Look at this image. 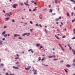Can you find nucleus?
I'll return each instance as SVG.
<instances>
[{
    "label": "nucleus",
    "mask_w": 75,
    "mask_h": 75,
    "mask_svg": "<svg viewBox=\"0 0 75 75\" xmlns=\"http://www.w3.org/2000/svg\"><path fill=\"white\" fill-rule=\"evenodd\" d=\"M20 65H17V67H20Z\"/></svg>",
    "instance_id": "864d4df0"
},
{
    "label": "nucleus",
    "mask_w": 75,
    "mask_h": 75,
    "mask_svg": "<svg viewBox=\"0 0 75 75\" xmlns=\"http://www.w3.org/2000/svg\"><path fill=\"white\" fill-rule=\"evenodd\" d=\"M13 68H14V69H19V68L18 67H16L15 66H13Z\"/></svg>",
    "instance_id": "39448f33"
},
{
    "label": "nucleus",
    "mask_w": 75,
    "mask_h": 75,
    "mask_svg": "<svg viewBox=\"0 0 75 75\" xmlns=\"http://www.w3.org/2000/svg\"><path fill=\"white\" fill-rule=\"evenodd\" d=\"M35 25H36V26H39L38 24H36Z\"/></svg>",
    "instance_id": "4c0bfd02"
},
{
    "label": "nucleus",
    "mask_w": 75,
    "mask_h": 75,
    "mask_svg": "<svg viewBox=\"0 0 75 75\" xmlns=\"http://www.w3.org/2000/svg\"><path fill=\"white\" fill-rule=\"evenodd\" d=\"M30 33H24L22 34L23 36H25V35H27V36H28L30 35Z\"/></svg>",
    "instance_id": "f257e3e1"
},
{
    "label": "nucleus",
    "mask_w": 75,
    "mask_h": 75,
    "mask_svg": "<svg viewBox=\"0 0 75 75\" xmlns=\"http://www.w3.org/2000/svg\"><path fill=\"white\" fill-rule=\"evenodd\" d=\"M57 31L58 32V33H60V31L59 30L57 29Z\"/></svg>",
    "instance_id": "bb28decb"
},
{
    "label": "nucleus",
    "mask_w": 75,
    "mask_h": 75,
    "mask_svg": "<svg viewBox=\"0 0 75 75\" xmlns=\"http://www.w3.org/2000/svg\"><path fill=\"white\" fill-rule=\"evenodd\" d=\"M55 37H56V38H59L58 37V36H57V35H55Z\"/></svg>",
    "instance_id": "de8ad7c7"
},
{
    "label": "nucleus",
    "mask_w": 75,
    "mask_h": 75,
    "mask_svg": "<svg viewBox=\"0 0 75 75\" xmlns=\"http://www.w3.org/2000/svg\"><path fill=\"white\" fill-rule=\"evenodd\" d=\"M67 16H68V17H69V13H67Z\"/></svg>",
    "instance_id": "c756f323"
},
{
    "label": "nucleus",
    "mask_w": 75,
    "mask_h": 75,
    "mask_svg": "<svg viewBox=\"0 0 75 75\" xmlns=\"http://www.w3.org/2000/svg\"><path fill=\"white\" fill-rule=\"evenodd\" d=\"M49 11L50 13H52V9H50L49 10Z\"/></svg>",
    "instance_id": "9b49d317"
},
{
    "label": "nucleus",
    "mask_w": 75,
    "mask_h": 75,
    "mask_svg": "<svg viewBox=\"0 0 75 75\" xmlns=\"http://www.w3.org/2000/svg\"><path fill=\"white\" fill-rule=\"evenodd\" d=\"M36 46H37L38 47V46H40V45H38V44H37L36 45Z\"/></svg>",
    "instance_id": "09e8293b"
},
{
    "label": "nucleus",
    "mask_w": 75,
    "mask_h": 75,
    "mask_svg": "<svg viewBox=\"0 0 75 75\" xmlns=\"http://www.w3.org/2000/svg\"><path fill=\"white\" fill-rule=\"evenodd\" d=\"M33 74L34 75H35V74H37V72H34Z\"/></svg>",
    "instance_id": "72a5a7b5"
},
{
    "label": "nucleus",
    "mask_w": 75,
    "mask_h": 75,
    "mask_svg": "<svg viewBox=\"0 0 75 75\" xmlns=\"http://www.w3.org/2000/svg\"><path fill=\"white\" fill-rule=\"evenodd\" d=\"M56 60H58V59H54V61H56Z\"/></svg>",
    "instance_id": "8fccbe9b"
},
{
    "label": "nucleus",
    "mask_w": 75,
    "mask_h": 75,
    "mask_svg": "<svg viewBox=\"0 0 75 75\" xmlns=\"http://www.w3.org/2000/svg\"><path fill=\"white\" fill-rule=\"evenodd\" d=\"M57 10H58V11H59V8H58L57 9Z\"/></svg>",
    "instance_id": "0e129e2a"
},
{
    "label": "nucleus",
    "mask_w": 75,
    "mask_h": 75,
    "mask_svg": "<svg viewBox=\"0 0 75 75\" xmlns=\"http://www.w3.org/2000/svg\"><path fill=\"white\" fill-rule=\"evenodd\" d=\"M3 13H5V10H3Z\"/></svg>",
    "instance_id": "37998d69"
},
{
    "label": "nucleus",
    "mask_w": 75,
    "mask_h": 75,
    "mask_svg": "<svg viewBox=\"0 0 75 75\" xmlns=\"http://www.w3.org/2000/svg\"><path fill=\"white\" fill-rule=\"evenodd\" d=\"M68 46H69V48L70 50H72V48H71V47H70V45H69V44H68Z\"/></svg>",
    "instance_id": "0eeeda50"
},
{
    "label": "nucleus",
    "mask_w": 75,
    "mask_h": 75,
    "mask_svg": "<svg viewBox=\"0 0 75 75\" xmlns=\"http://www.w3.org/2000/svg\"><path fill=\"white\" fill-rule=\"evenodd\" d=\"M72 51L73 52V54H74V55H75V51L74 50H73V49H72Z\"/></svg>",
    "instance_id": "9d476101"
},
{
    "label": "nucleus",
    "mask_w": 75,
    "mask_h": 75,
    "mask_svg": "<svg viewBox=\"0 0 75 75\" xmlns=\"http://www.w3.org/2000/svg\"><path fill=\"white\" fill-rule=\"evenodd\" d=\"M59 21V19H58V18H57L56 19V21Z\"/></svg>",
    "instance_id": "4be33fe9"
},
{
    "label": "nucleus",
    "mask_w": 75,
    "mask_h": 75,
    "mask_svg": "<svg viewBox=\"0 0 75 75\" xmlns=\"http://www.w3.org/2000/svg\"><path fill=\"white\" fill-rule=\"evenodd\" d=\"M33 71L34 72H37V70H34V69H33Z\"/></svg>",
    "instance_id": "c85d7f7f"
},
{
    "label": "nucleus",
    "mask_w": 75,
    "mask_h": 75,
    "mask_svg": "<svg viewBox=\"0 0 75 75\" xmlns=\"http://www.w3.org/2000/svg\"><path fill=\"white\" fill-rule=\"evenodd\" d=\"M72 65L73 66H74V67H75V64H73Z\"/></svg>",
    "instance_id": "a18cd8bd"
},
{
    "label": "nucleus",
    "mask_w": 75,
    "mask_h": 75,
    "mask_svg": "<svg viewBox=\"0 0 75 75\" xmlns=\"http://www.w3.org/2000/svg\"><path fill=\"white\" fill-rule=\"evenodd\" d=\"M55 3L57 4L58 3V1L57 0H55Z\"/></svg>",
    "instance_id": "393cba45"
},
{
    "label": "nucleus",
    "mask_w": 75,
    "mask_h": 75,
    "mask_svg": "<svg viewBox=\"0 0 75 75\" xmlns=\"http://www.w3.org/2000/svg\"><path fill=\"white\" fill-rule=\"evenodd\" d=\"M5 20H6V21H7V20H9V18H5Z\"/></svg>",
    "instance_id": "2eb2a0df"
},
{
    "label": "nucleus",
    "mask_w": 75,
    "mask_h": 75,
    "mask_svg": "<svg viewBox=\"0 0 75 75\" xmlns=\"http://www.w3.org/2000/svg\"><path fill=\"white\" fill-rule=\"evenodd\" d=\"M20 37V35H18L17 34H15L14 35V37Z\"/></svg>",
    "instance_id": "f03ea898"
},
{
    "label": "nucleus",
    "mask_w": 75,
    "mask_h": 75,
    "mask_svg": "<svg viewBox=\"0 0 75 75\" xmlns=\"http://www.w3.org/2000/svg\"><path fill=\"white\" fill-rule=\"evenodd\" d=\"M45 30V33H48V32L47 31V29H45L44 30Z\"/></svg>",
    "instance_id": "6e6552de"
},
{
    "label": "nucleus",
    "mask_w": 75,
    "mask_h": 75,
    "mask_svg": "<svg viewBox=\"0 0 75 75\" xmlns=\"http://www.w3.org/2000/svg\"><path fill=\"white\" fill-rule=\"evenodd\" d=\"M29 11H31V9H29Z\"/></svg>",
    "instance_id": "052dcab7"
},
{
    "label": "nucleus",
    "mask_w": 75,
    "mask_h": 75,
    "mask_svg": "<svg viewBox=\"0 0 75 75\" xmlns=\"http://www.w3.org/2000/svg\"><path fill=\"white\" fill-rule=\"evenodd\" d=\"M5 33H6V31H4L2 32V35H4V34H5Z\"/></svg>",
    "instance_id": "4468645a"
},
{
    "label": "nucleus",
    "mask_w": 75,
    "mask_h": 75,
    "mask_svg": "<svg viewBox=\"0 0 75 75\" xmlns=\"http://www.w3.org/2000/svg\"><path fill=\"white\" fill-rule=\"evenodd\" d=\"M67 67H71V66H70V65H69V64H67L66 65Z\"/></svg>",
    "instance_id": "ddd939ff"
},
{
    "label": "nucleus",
    "mask_w": 75,
    "mask_h": 75,
    "mask_svg": "<svg viewBox=\"0 0 75 75\" xmlns=\"http://www.w3.org/2000/svg\"><path fill=\"white\" fill-rule=\"evenodd\" d=\"M27 67H28V68L29 69H30V68H31V66H28Z\"/></svg>",
    "instance_id": "412c9836"
},
{
    "label": "nucleus",
    "mask_w": 75,
    "mask_h": 75,
    "mask_svg": "<svg viewBox=\"0 0 75 75\" xmlns=\"http://www.w3.org/2000/svg\"><path fill=\"white\" fill-rule=\"evenodd\" d=\"M2 44H3V41H2L1 40L0 41V45H1Z\"/></svg>",
    "instance_id": "f8f14e48"
},
{
    "label": "nucleus",
    "mask_w": 75,
    "mask_h": 75,
    "mask_svg": "<svg viewBox=\"0 0 75 75\" xmlns=\"http://www.w3.org/2000/svg\"><path fill=\"white\" fill-rule=\"evenodd\" d=\"M48 58H52V57L51 56H49L48 57Z\"/></svg>",
    "instance_id": "a211bd4d"
},
{
    "label": "nucleus",
    "mask_w": 75,
    "mask_h": 75,
    "mask_svg": "<svg viewBox=\"0 0 75 75\" xmlns=\"http://www.w3.org/2000/svg\"><path fill=\"white\" fill-rule=\"evenodd\" d=\"M7 35H8V37H9V36H10V34H8Z\"/></svg>",
    "instance_id": "69168bd1"
},
{
    "label": "nucleus",
    "mask_w": 75,
    "mask_h": 75,
    "mask_svg": "<svg viewBox=\"0 0 75 75\" xmlns=\"http://www.w3.org/2000/svg\"><path fill=\"white\" fill-rule=\"evenodd\" d=\"M59 46H60V47L62 50V51H65L64 49V48H63V47H62V46H61V45H60V44H59Z\"/></svg>",
    "instance_id": "7ed1b4c3"
},
{
    "label": "nucleus",
    "mask_w": 75,
    "mask_h": 75,
    "mask_svg": "<svg viewBox=\"0 0 75 75\" xmlns=\"http://www.w3.org/2000/svg\"><path fill=\"white\" fill-rule=\"evenodd\" d=\"M39 26H40V27H42V26H41V25L40 24H39Z\"/></svg>",
    "instance_id": "e433bc0d"
},
{
    "label": "nucleus",
    "mask_w": 75,
    "mask_h": 75,
    "mask_svg": "<svg viewBox=\"0 0 75 75\" xmlns=\"http://www.w3.org/2000/svg\"><path fill=\"white\" fill-rule=\"evenodd\" d=\"M18 64V62H16V65H17V64Z\"/></svg>",
    "instance_id": "49530a36"
},
{
    "label": "nucleus",
    "mask_w": 75,
    "mask_h": 75,
    "mask_svg": "<svg viewBox=\"0 0 75 75\" xmlns=\"http://www.w3.org/2000/svg\"><path fill=\"white\" fill-rule=\"evenodd\" d=\"M8 14H9V13H6L5 15V16H7V15Z\"/></svg>",
    "instance_id": "f704fd0d"
},
{
    "label": "nucleus",
    "mask_w": 75,
    "mask_h": 75,
    "mask_svg": "<svg viewBox=\"0 0 75 75\" xmlns=\"http://www.w3.org/2000/svg\"><path fill=\"white\" fill-rule=\"evenodd\" d=\"M73 62H75V59H74L73 61Z\"/></svg>",
    "instance_id": "3c124183"
},
{
    "label": "nucleus",
    "mask_w": 75,
    "mask_h": 75,
    "mask_svg": "<svg viewBox=\"0 0 75 75\" xmlns=\"http://www.w3.org/2000/svg\"><path fill=\"white\" fill-rule=\"evenodd\" d=\"M7 28V26H4V28Z\"/></svg>",
    "instance_id": "473e14b6"
},
{
    "label": "nucleus",
    "mask_w": 75,
    "mask_h": 75,
    "mask_svg": "<svg viewBox=\"0 0 75 75\" xmlns=\"http://www.w3.org/2000/svg\"><path fill=\"white\" fill-rule=\"evenodd\" d=\"M58 22H57V23H56V24H58Z\"/></svg>",
    "instance_id": "338daca9"
},
{
    "label": "nucleus",
    "mask_w": 75,
    "mask_h": 75,
    "mask_svg": "<svg viewBox=\"0 0 75 75\" xmlns=\"http://www.w3.org/2000/svg\"><path fill=\"white\" fill-rule=\"evenodd\" d=\"M52 15H55L56 13H52Z\"/></svg>",
    "instance_id": "79ce46f5"
},
{
    "label": "nucleus",
    "mask_w": 75,
    "mask_h": 75,
    "mask_svg": "<svg viewBox=\"0 0 75 75\" xmlns=\"http://www.w3.org/2000/svg\"><path fill=\"white\" fill-rule=\"evenodd\" d=\"M10 75H14V74H10Z\"/></svg>",
    "instance_id": "bf43d9fd"
},
{
    "label": "nucleus",
    "mask_w": 75,
    "mask_h": 75,
    "mask_svg": "<svg viewBox=\"0 0 75 75\" xmlns=\"http://www.w3.org/2000/svg\"><path fill=\"white\" fill-rule=\"evenodd\" d=\"M19 58L18 57H16L15 58V59H17Z\"/></svg>",
    "instance_id": "dca6fc26"
},
{
    "label": "nucleus",
    "mask_w": 75,
    "mask_h": 75,
    "mask_svg": "<svg viewBox=\"0 0 75 75\" xmlns=\"http://www.w3.org/2000/svg\"><path fill=\"white\" fill-rule=\"evenodd\" d=\"M42 65H44V66H45V67H48L47 65L44 64H42Z\"/></svg>",
    "instance_id": "b1692460"
},
{
    "label": "nucleus",
    "mask_w": 75,
    "mask_h": 75,
    "mask_svg": "<svg viewBox=\"0 0 75 75\" xmlns=\"http://www.w3.org/2000/svg\"><path fill=\"white\" fill-rule=\"evenodd\" d=\"M61 24H62V25H63V23H62V22H61Z\"/></svg>",
    "instance_id": "e2e57ef3"
},
{
    "label": "nucleus",
    "mask_w": 75,
    "mask_h": 75,
    "mask_svg": "<svg viewBox=\"0 0 75 75\" xmlns=\"http://www.w3.org/2000/svg\"><path fill=\"white\" fill-rule=\"evenodd\" d=\"M66 37V36H65V35L63 36L62 37V38H65Z\"/></svg>",
    "instance_id": "ea45409f"
},
{
    "label": "nucleus",
    "mask_w": 75,
    "mask_h": 75,
    "mask_svg": "<svg viewBox=\"0 0 75 75\" xmlns=\"http://www.w3.org/2000/svg\"><path fill=\"white\" fill-rule=\"evenodd\" d=\"M74 20H72V23H74Z\"/></svg>",
    "instance_id": "5fc2aeb1"
},
{
    "label": "nucleus",
    "mask_w": 75,
    "mask_h": 75,
    "mask_svg": "<svg viewBox=\"0 0 75 75\" xmlns=\"http://www.w3.org/2000/svg\"><path fill=\"white\" fill-rule=\"evenodd\" d=\"M53 53L54 54V55H55V52H53Z\"/></svg>",
    "instance_id": "4d7b16f0"
},
{
    "label": "nucleus",
    "mask_w": 75,
    "mask_h": 75,
    "mask_svg": "<svg viewBox=\"0 0 75 75\" xmlns=\"http://www.w3.org/2000/svg\"><path fill=\"white\" fill-rule=\"evenodd\" d=\"M73 31H75V28L74 29Z\"/></svg>",
    "instance_id": "774afa93"
},
{
    "label": "nucleus",
    "mask_w": 75,
    "mask_h": 75,
    "mask_svg": "<svg viewBox=\"0 0 75 75\" xmlns=\"http://www.w3.org/2000/svg\"><path fill=\"white\" fill-rule=\"evenodd\" d=\"M31 51H33V50H32V49H30L28 50V51H29V52Z\"/></svg>",
    "instance_id": "7c9ffc66"
},
{
    "label": "nucleus",
    "mask_w": 75,
    "mask_h": 75,
    "mask_svg": "<svg viewBox=\"0 0 75 75\" xmlns=\"http://www.w3.org/2000/svg\"><path fill=\"white\" fill-rule=\"evenodd\" d=\"M64 70L65 71H66V72H67H67H68V69H64Z\"/></svg>",
    "instance_id": "f3484780"
},
{
    "label": "nucleus",
    "mask_w": 75,
    "mask_h": 75,
    "mask_svg": "<svg viewBox=\"0 0 75 75\" xmlns=\"http://www.w3.org/2000/svg\"><path fill=\"white\" fill-rule=\"evenodd\" d=\"M17 6V5L16 4H14L12 6V7H13V8H16V6Z\"/></svg>",
    "instance_id": "20e7f679"
},
{
    "label": "nucleus",
    "mask_w": 75,
    "mask_h": 75,
    "mask_svg": "<svg viewBox=\"0 0 75 75\" xmlns=\"http://www.w3.org/2000/svg\"><path fill=\"white\" fill-rule=\"evenodd\" d=\"M30 23L31 24H33V22L31 21H30Z\"/></svg>",
    "instance_id": "a19ab883"
},
{
    "label": "nucleus",
    "mask_w": 75,
    "mask_h": 75,
    "mask_svg": "<svg viewBox=\"0 0 75 75\" xmlns=\"http://www.w3.org/2000/svg\"><path fill=\"white\" fill-rule=\"evenodd\" d=\"M59 19H61V16L59 17Z\"/></svg>",
    "instance_id": "603ef678"
},
{
    "label": "nucleus",
    "mask_w": 75,
    "mask_h": 75,
    "mask_svg": "<svg viewBox=\"0 0 75 75\" xmlns=\"http://www.w3.org/2000/svg\"><path fill=\"white\" fill-rule=\"evenodd\" d=\"M35 9L33 10V11H36V10H37V9H35V8H37V7H35Z\"/></svg>",
    "instance_id": "1a4fd4ad"
},
{
    "label": "nucleus",
    "mask_w": 75,
    "mask_h": 75,
    "mask_svg": "<svg viewBox=\"0 0 75 75\" xmlns=\"http://www.w3.org/2000/svg\"><path fill=\"white\" fill-rule=\"evenodd\" d=\"M24 4H25V6H30V5L29 4H28L26 3H25V2H24Z\"/></svg>",
    "instance_id": "423d86ee"
},
{
    "label": "nucleus",
    "mask_w": 75,
    "mask_h": 75,
    "mask_svg": "<svg viewBox=\"0 0 75 75\" xmlns=\"http://www.w3.org/2000/svg\"><path fill=\"white\" fill-rule=\"evenodd\" d=\"M25 69H26V70H29V69H28V68H25Z\"/></svg>",
    "instance_id": "c9c22d12"
},
{
    "label": "nucleus",
    "mask_w": 75,
    "mask_h": 75,
    "mask_svg": "<svg viewBox=\"0 0 75 75\" xmlns=\"http://www.w3.org/2000/svg\"><path fill=\"white\" fill-rule=\"evenodd\" d=\"M4 37H7V35L6 34H5L4 35Z\"/></svg>",
    "instance_id": "cd10ccee"
},
{
    "label": "nucleus",
    "mask_w": 75,
    "mask_h": 75,
    "mask_svg": "<svg viewBox=\"0 0 75 75\" xmlns=\"http://www.w3.org/2000/svg\"><path fill=\"white\" fill-rule=\"evenodd\" d=\"M23 3H21V6H23Z\"/></svg>",
    "instance_id": "6e6d98bb"
},
{
    "label": "nucleus",
    "mask_w": 75,
    "mask_h": 75,
    "mask_svg": "<svg viewBox=\"0 0 75 75\" xmlns=\"http://www.w3.org/2000/svg\"><path fill=\"white\" fill-rule=\"evenodd\" d=\"M45 58H42V59H41L42 61H43V60H44V59Z\"/></svg>",
    "instance_id": "58836bf2"
},
{
    "label": "nucleus",
    "mask_w": 75,
    "mask_h": 75,
    "mask_svg": "<svg viewBox=\"0 0 75 75\" xmlns=\"http://www.w3.org/2000/svg\"><path fill=\"white\" fill-rule=\"evenodd\" d=\"M6 75H8V73H6Z\"/></svg>",
    "instance_id": "c03bdc74"
},
{
    "label": "nucleus",
    "mask_w": 75,
    "mask_h": 75,
    "mask_svg": "<svg viewBox=\"0 0 75 75\" xmlns=\"http://www.w3.org/2000/svg\"><path fill=\"white\" fill-rule=\"evenodd\" d=\"M71 1H72L73 2H74V3H75V1H74V0H70Z\"/></svg>",
    "instance_id": "a878e982"
},
{
    "label": "nucleus",
    "mask_w": 75,
    "mask_h": 75,
    "mask_svg": "<svg viewBox=\"0 0 75 75\" xmlns=\"http://www.w3.org/2000/svg\"><path fill=\"white\" fill-rule=\"evenodd\" d=\"M0 65L1 67H2L3 65H4V64H3L1 63Z\"/></svg>",
    "instance_id": "aec40b11"
},
{
    "label": "nucleus",
    "mask_w": 75,
    "mask_h": 75,
    "mask_svg": "<svg viewBox=\"0 0 75 75\" xmlns=\"http://www.w3.org/2000/svg\"><path fill=\"white\" fill-rule=\"evenodd\" d=\"M42 48V46H40V49H41V48Z\"/></svg>",
    "instance_id": "680f3d73"
},
{
    "label": "nucleus",
    "mask_w": 75,
    "mask_h": 75,
    "mask_svg": "<svg viewBox=\"0 0 75 75\" xmlns=\"http://www.w3.org/2000/svg\"><path fill=\"white\" fill-rule=\"evenodd\" d=\"M52 57H53V58H55V57H56L55 56V55H53L52 56Z\"/></svg>",
    "instance_id": "2f4dec72"
},
{
    "label": "nucleus",
    "mask_w": 75,
    "mask_h": 75,
    "mask_svg": "<svg viewBox=\"0 0 75 75\" xmlns=\"http://www.w3.org/2000/svg\"><path fill=\"white\" fill-rule=\"evenodd\" d=\"M12 22H13V23H14L15 22V21L14 20V19H12Z\"/></svg>",
    "instance_id": "5701e85b"
},
{
    "label": "nucleus",
    "mask_w": 75,
    "mask_h": 75,
    "mask_svg": "<svg viewBox=\"0 0 75 75\" xmlns=\"http://www.w3.org/2000/svg\"><path fill=\"white\" fill-rule=\"evenodd\" d=\"M30 31L31 32V33L33 32V31H32V29H30Z\"/></svg>",
    "instance_id": "13d9d810"
},
{
    "label": "nucleus",
    "mask_w": 75,
    "mask_h": 75,
    "mask_svg": "<svg viewBox=\"0 0 75 75\" xmlns=\"http://www.w3.org/2000/svg\"><path fill=\"white\" fill-rule=\"evenodd\" d=\"M38 61H40V60H41V57H39L38 58Z\"/></svg>",
    "instance_id": "6ab92c4d"
}]
</instances>
